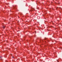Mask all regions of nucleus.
Instances as JSON below:
<instances>
[{
  "label": "nucleus",
  "mask_w": 62,
  "mask_h": 62,
  "mask_svg": "<svg viewBox=\"0 0 62 62\" xmlns=\"http://www.w3.org/2000/svg\"><path fill=\"white\" fill-rule=\"evenodd\" d=\"M5 27L4 26H3V29H4L5 28Z\"/></svg>",
  "instance_id": "f257e3e1"
},
{
  "label": "nucleus",
  "mask_w": 62,
  "mask_h": 62,
  "mask_svg": "<svg viewBox=\"0 0 62 62\" xmlns=\"http://www.w3.org/2000/svg\"><path fill=\"white\" fill-rule=\"evenodd\" d=\"M53 23H55V22H54V21L52 22Z\"/></svg>",
  "instance_id": "f03ea898"
},
{
  "label": "nucleus",
  "mask_w": 62,
  "mask_h": 62,
  "mask_svg": "<svg viewBox=\"0 0 62 62\" xmlns=\"http://www.w3.org/2000/svg\"><path fill=\"white\" fill-rule=\"evenodd\" d=\"M57 62H59V61H58V60H57Z\"/></svg>",
  "instance_id": "7ed1b4c3"
},
{
  "label": "nucleus",
  "mask_w": 62,
  "mask_h": 62,
  "mask_svg": "<svg viewBox=\"0 0 62 62\" xmlns=\"http://www.w3.org/2000/svg\"><path fill=\"white\" fill-rule=\"evenodd\" d=\"M12 58H13V56L12 57Z\"/></svg>",
  "instance_id": "20e7f679"
},
{
  "label": "nucleus",
  "mask_w": 62,
  "mask_h": 62,
  "mask_svg": "<svg viewBox=\"0 0 62 62\" xmlns=\"http://www.w3.org/2000/svg\"><path fill=\"white\" fill-rule=\"evenodd\" d=\"M0 58H1V57H0Z\"/></svg>",
  "instance_id": "39448f33"
},
{
  "label": "nucleus",
  "mask_w": 62,
  "mask_h": 62,
  "mask_svg": "<svg viewBox=\"0 0 62 62\" xmlns=\"http://www.w3.org/2000/svg\"><path fill=\"white\" fill-rule=\"evenodd\" d=\"M56 10L57 9V8H56Z\"/></svg>",
  "instance_id": "423d86ee"
}]
</instances>
